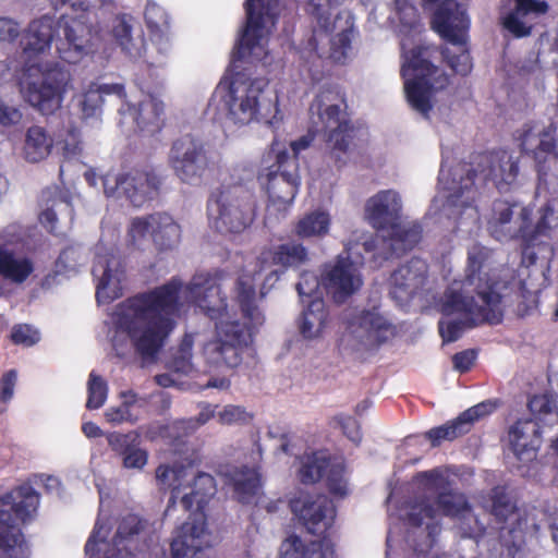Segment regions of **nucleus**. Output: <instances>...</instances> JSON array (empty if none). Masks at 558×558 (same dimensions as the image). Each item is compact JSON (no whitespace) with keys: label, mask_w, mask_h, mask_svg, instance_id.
<instances>
[{"label":"nucleus","mask_w":558,"mask_h":558,"mask_svg":"<svg viewBox=\"0 0 558 558\" xmlns=\"http://www.w3.org/2000/svg\"><path fill=\"white\" fill-rule=\"evenodd\" d=\"M52 138L46 130L38 125L28 128L25 135L24 155L26 160L38 162L45 159L51 150Z\"/></svg>","instance_id":"79ce46f5"},{"label":"nucleus","mask_w":558,"mask_h":558,"mask_svg":"<svg viewBox=\"0 0 558 558\" xmlns=\"http://www.w3.org/2000/svg\"><path fill=\"white\" fill-rule=\"evenodd\" d=\"M121 122L130 120L135 131L143 135H155L165 126V106L156 97L149 95L137 105L125 101L119 109Z\"/></svg>","instance_id":"bb28decb"},{"label":"nucleus","mask_w":558,"mask_h":558,"mask_svg":"<svg viewBox=\"0 0 558 558\" xmlns=\"http://www.w3.org/2000/svg\"><path fill=\"white\" fill-rule=\"evenodd\" d=\"M144 19L151 32H162L169 26V19L165 9L155 2H147Z\"/></svg>","instance_id":"052dcab7"},{"label":"nucleus","mask_w":558,"mask_h":558,"mask_svg":"<svg viewBox=\"0 0 558 558\" xmlns=\"http://www.w3.org/2000/svg\"><path fill=\"white\" fill-rule=\"evenodd\" d=\"M469 432L470 428L459 414L456 418L425 432L424 437L429 440L430 446L435 448L440 446L442 441H453Z\"/></svg>","instance_id":"c03bdc74"},{"label":"nucleus","mask_w":558,"mask_h":558,"mask_svg":"<svg viewBox=\"0 0 558 558\" xmlns=\"http://www.w3.org/2000/svg\"><path fill=\"white\" fill-rule=\"evenodd\" d=\"M70 80L69 71L58 63L45 70L29 65L21 86L26 101L44 116H50L61 108Z\"/></svg>","instance_id":"9b49d317"},{"label":"nucleus","mask_w":558,"mask_h":558,"mask_svg":"<svg viewBox=\"0 0 558 558\" xmlns=\"http://www.w3.org/2000/svg\"><path fill=\"white\" fill-rule=\"evenodd\" d=\"M324 476H326V487L332 496L343 498L348 495V482L343 463L330 462Z\"/></svg>","instance_id":"3c124183"},{"label":"nucleus","mask_w":558,"mask_h":558,"mask_svg":"<svg viewBox=\"0 0 558 558\" xmlns=\"http://www.w3.org/2000/svg\"><path fill=\"white\" fill-rule=\"evenodd\" d=\"M145 526L146 521L137 514L129 513L122 517L118 524L117 532L112 538L113 546L117 547L119 551H121L122 547L129 554H131V550L125 543L132 541L135 536L142 533Z\"/></svg>","instance_id":"a18cd8bd"},{"label":"nucleus","mask_w":558,"mask_h":558,"mask_svg":"<svg viewBox=\"0 0 558 558\" xmlns=\"http://www.w3.org/2000/svg\"><path fill=\"white\" fill-rule=\"evenodd\" d=\"M108 395V385L101 376L95 372H90L87 383V401L86 408L88 410H97L101 408Z\"/></svg>","instance_id":"603ef678"},{"label":"nucleus","mask_w":558,"mask_h":558,"mask_svg":"<svg viewBox=\"0 0 558 558\" xmlns=\"http://www.w3.org/2000/svg\"><path fill=\"white\" fill-rule=\"evenodd\" d=\"M107 440L112 451L122 458L125 469L142 470L147 464L148 452L141 448V437L136 432L109 433Z\"/></svg>","instance_id":"f704fd0d"},{"label":"nucleus","mask_w":558,"mask_h":558,"mask_svg":"<svg viewBox=\"0 0 558 558\" xmlns=\"http://www.w3.org/2000/svg\"><path fill=\"white\" fill-rule=\"evenodd\" d=\"M16 383V372L10 369L3 374L0 380V414L5 411V403L13 397Z\"/></svg>","instance_id":"338daca9"},{"label":"nucleus","mask_w":558,"mask_h":558,"mask_svg":"<svg viewBox=\"0 0 558 558\" xmlns=\"http://www.w3.org/2000/svg\"><path fill=\"white\" fill-rule=\"evenodd\" d=\"M272 154L274 162L258 172L257 180L271 203L291 204L301 184L300 166L287 149L275 153L272 146L267 158L271 159Z\"/></svg>","instance_id":"ddd939ff"},{"label":"nucleus","mask_w":558,"mask_h":558,"mask_svg":"<svg viewBox=\"0 0 558 558\" xmlns=\"http://www.w3.org/2000/svg\"><path fill=\"white\" fill-rule=\"evenodd\" d=\"M266 78L232 82L228 90V116L235 124H248L257 119L263 106L262 97L267 87Z\"/></svg>","instance_id":"5701e85b"},{"label":"nucleus","mask_w":558,"mask_h":558,"mask_svg":"<svg viewBox=\"0 0 558 558\" xmlns=\"http://www.w3.org/2000/svg\"><path fill=\"white\" fill-rule=\"evenodd\" d=\"M112 35L117 44L130 58H140L145 50V41L142 36L133 38L132 26L126 14L118 15L112 25Z\"/></svg>","instance_id":"ea45409f"},{"label":"nucleus","mask_w":558,"mask_h":558,"mask_svg":"<svg viewBox=\"0 0 558 558\" xmlns=\"http://www.w3.org/2000/svg\"><path fill=\"white\" fill-rule=\"evenodd\" d=\"M160 177L154 170L131 169L104 178V192L108 197L125 198L132 206L142 207L158 194Z\"/></svg>","instance_id":"dca6fc26"},{"label":"nucleus","mask_w":558,"mask_h":558,"mask_svg":"<svg viewBox=\"0 0 558 558\" xmlns=\"http://www.w3.org/2000/svg\"><path fill=\"white\" fill-rule=\"evenodd\" d=\"M441 313L445 316L459 314L463 317L462 319L444 317L439 319L438 331L444 343L457 341L465 329L484 324L498 325L505 315V311L486 305L454 289L446 290L441 302Z\"/></svg>","instance_id":"9d476101"},{"label":"nucleus","mask_w":558,"mask_h":558,"mask_svg":"<svg viewBox=\"0 0 558 558\" xmlns=\"http://www.w3.org/2000/svg\"><path fill=\"white\" fill-rule=\"evenodd\" d=\"M402 203L400 195L392 190L379 191L365 205L369 223L378 231H385L401 219Z\"/></svg>","instance_id":"473e14b6"},{"label":"nucleus","mask_w":558,"mask_h":558,"mask_svg":"<svg viewBox=\"0 0 558 558\" xmlns=\"http://www.w3.org/2000/svg\"><path fill=\"white\" fill-rule=\"evenodd\" d=\"M10 339L14 344L32 347L40 340V335L37 329L28 324H17L13 326Z\"/></svg>","instance_id":"680f3d73"},{"label":"nucleus","mask_w":558,"mask_h":558,"mask_svg":"<svg viewBox=\"0 0 558 558\" xmlns=\"http://www.w3.org/2000/svg\"><path fill=\"white\" fill-rule=\"evenodd\" d=\"M338 4L337 0H306V12L316 21L317 28L325 34L335 29L332 20V8Z\"/></svg>","instance_id":"49530a36"},{"label":"nucleus","mask_w":558,"mask_h":558,"mask_svg":"<svg viewBox=\"0 0 558 558\" xmlns=\"http://www.w3.org/2000/svg\"><path fill=\"white\" fill-rule=\"evenodd\" d=\"M56 29L57 22L53 16L43 15L32 21L20 39L23 57L31 61L48 51L51 47Z\"/></svg>","instance_id":"2f4dec72"},{"label":"nucleus","mask_w":558,"mask_h":558,"mask_svg":"<svg viewBox=\"0 0 558 558\" xmlns=\"http://www.w3.org/2000/svg\"><path fill=\"white\" fill-rule=\"evenodd\" d=\"M495 409L496 404L487 400L466 409L465 411L460 413V416L465 422L468 427L471 429L474 422L478 421L480 418L486 415H489L490 413L494 412Z\"/></svg>","instance_id":"0e129e2a"},{"label":"nucleus","mask_w":558,"mask_h":558,"mask_svg":"<svg viewBox=\"0 0 558 558\" xmlns=\"http://www.w3.org/2000/svg\"><path fill=\"white\" fill-rule=\"evenodd\" d=\"M251 418L243 407L229 404L219 412V422L222 424H233L239 422H247Z\"/></svg>","instance_id":"774afa93"},{"label":"nucleus","mask_w":558,"mask_h":558,"mask_svg":"<svg viewBox=\"0 0 558 558\" xmlns=\"http://www.w3.org/2000/svg\"><path fill=\"white\" fill-rule=\"evenodd\" d=\"M32 258L8 244H0V277L12 283L22 284L34 272Z\"/></svg>","instance_id":"e433bc0d"},{"label":"nucleus","mask_w":558,"mask_h":558,"mask_svg":"<svg viewBox=\"0 0 558 558\" xmlns=\"http://www.w3.org/2000/svg\"><path fill=\"white\" fill-rule=\"evenodd\" d=\"M495 264L493 248L481 243L473 244L468 250L462 289L458 291L505 311V298L509 286L507 281L492 272Z\"/></svg>","instance_id":"1a4fd4ad"},{"label":"nucleus","mask_w":558,"mask_h":558,"mask_svg":"<svg viewBox=\"0 0 558 558\" xmlns=\"http://www.w3.org/2000/svg\"><path fill=\"white\" fill-rule=\"evenodd\" d=\"M527 408L533 415L531 420L536 421L539 425L541 424H548L550 416H558V413H556V402L555 400L544 393V395H534L532 398H530L527 402Z\"/></svg>","instance_id":"8fccbe9b"},{"label":"nucleus","mask_w":558,"mask_h":558,"mask_svg":"<svg viewBox=\"0 0 558 558\" xmlns=\"http://www.w3.org/2000/svg\"><path fill=\"white\" fill-rule=\"evenodd\" d=\"M328 315L323 298L311 300L301 316V335L306 339L318 337L327 325Z\"/></svg>","instance_id":"58836bf2"},{"label":"nucleus","mask_w":558,"mask_h":558,"mask_svg":"<svg viewBox=\"0 0 558 558\" xmlns=\"http://www.w3.org/2000/svg\"><path fill=\"white\" fill-rule=\"evenodd\" d=\"M214 415L215 408L210 404H205L196 417L178 420L168 428L178 433L182 432L183 436H187L199 426L206 424Z\"/></svg>","instance_id":"6e6d98bb"},{"label":"nucleus","mask_w":558,"mask_h":558,"mask_svg":"<svg viewBox=\"0 0 558 558\" xmlns=\"http://www.w3.org/2000/svg\"><path fill=\"white\" fill-rule=\"evenodd\" d=\"M330 223L331 219L328 213L314 210L298 220L293 232L300 239H322L328 234Z\"/></svg>","instance_id":"a19ab883"},{"label":"nucleus","mask_w":558,"mask_h":558,"mask_svg":"<svg viewBox=\"0 0 558 558\" xmlns=\"http://www.w3.org/2000/svg\"><path fill=\"white\" fill-rule=\"evenodd\" d=\"M557 128L549 124L543 130H536L535 125L525 123L518 135L521 151L531 157L537 171V192L546 190L547 175L558 162Z\"/></svg>","instance_id":"2eb2a0df"},{"label":"nucleus","mask_w":558,"mask_h":558,"mask_svg":"<svg viewBox=\"0 0 558 558\" xmlns=\"http://www.w3.org/2000/svg\"><path fill=\"white\" fill-rule=\"evenodd\" d=\"M95 13L89 9L76 15H62L57 22L62 37L57 40L59 58L66 63L75 64L92 50L93 39L97 35L94 26Z\"/></svg>","instance_id":"4468645a"},{"label":"nucleus","mask_w":558,"mask_h":558,"mask_svg":"<svg viewBox=\"0 0 558 558\" xmlns=\"http://www.w3.org/2000/svg\"><path fill=\"white\" fill-rule=\"evenodd\" d=\"M132 400L123 402L120 407L109 408L106 413V420L112 424H121L123 422H132L130 407L135 402L136 395L132 391L128 392Z\"/></svg>","instance_id":"69168bd1"},{"label":"nucleus","mask_w":558,"mask_h":558,"mask_svg":"<svg viewBox=\"0 0 558 558\" xmlns=\"http://www.w3.org/2000/svg\"><path fill=\"white\" fill-rule=\"evenodd\" d=\"M347 27L330 40V58L337 63H343L351 49L353 38V23L347 21Z\"/></svg>","instance_id":"864d4df0"},{"label":"nucleus","mask_w":558,"mask_h":558,"mask_svg":"<svg viewBox=\"0 0 558 558\" xmlns=\"http://www.w3.org/2000/svg\"><path fill=\"white\" fill-rule=\"evenodd\" d=\"M513 206L506 201H496L487 229L499 242L521 240L525 246H530L534 242L532 209L522 207L518 218L512 220Z\"/></svg>","instance_id":"6ab92c4d"},{"label":"nucleus","mask_w":558,"mask_h":558,"mask_svg":"<svg viewBox=\"0 0 558 558\" xmlns=\"http://www.w3.org/2000/svg\"><path fill=\"white\" fill-rule=\"evenodd\" d=\"M216 492L215 477L209 473L199 472L194 477L191 492L181 497V505L191 512L192 520L185 521L177 530L170 545L171 558H192L207 546L205 508Z\"/></svg>","instance_id":"423d86ee"},{"label":"nucleus","mask_w":558,"mask_h":558,"mask_svg":"<svg viewBox=\"0 0 558 558\" xmlns=\"http://www.w3.org/2000/svg\"><path fill=\"white\" fill-rule=\"evenodd\" d=\"M469 498L464 493L442 487L436 495L435 504L426 496L415 498L409 506L407 521L409 525L420 527L424 520H434L438 511L444 517L454 519L469 509Z\"/></svg>","instance_id":"aec40b11"},{"label":"nucleus","mask_w":558,"mask_h":558,"mask_svg":"<svg viewBox=\"0 0 558 558\" xmlns=\"http://www.w3.org/2000/svg\"><path fill=\"white\" fill-rule=\"evenodd\" d=\"M322 286L320 279L310 272H303L300 281L296 283V290L303 303H308L314 298H320L318 288Z\"/></svg>","instance_id":"e2e57ef3"},{"label":"nucleus","mask_w":558,"mask_h":558,"mask_svg":"<svg viewBox=\"0 0 558 558\" xmlns=\"http://www.w3.org/2000/svg\"><path fill=\"white\" fill-rule=\"evenodd\" d=\"M222 477L232 498L243 505L252 504L263 488V477L257 466L232 465L222 473Z\"/></svg>","instance_id":"c85d7f7f"},{"label":"nucleus","mask_w":558,"mask_h":558,"mask_svg":"<svg viewBox=\"0 0 558 558\" xmlns=\"http://www.w3.org/2000/svg\"><path fill=\"white\" fill-rule=\"evenodd\" d=\"M310 262L308 248L301 242L289 241L263 250L257 257L259 270L269 266H279L284 272L290 268L298 269Z\"/></svg>","instance_id":"7c9ffc66"},{"label":"nucleus","mask_w":558,"mask_h":558,"mask_svg":"<svg viewBox=\"0 0 558 558\" xmlns=\"http://www.w3.org/2000/svg\"><path fill=\"white\" fill-rule=\"evenodd\" d=\"M453 520L457 521V527L462 537L478 541L486 534V523L474 513L471 502L469 509L461 512Z\"/></svg>","instance_id":"de8ad7c7"},{"label":"nucleus","mask_w":558,"mask_h":558,"mask_svg":"<svg viewBox=\"0 0 558 558\" xmlns=\"http://www.w3.org/2000/svg\"><path fill=\"white\" fill-rule=\"evenodd\" d=\"M330 462V457L324 451H314L305 454L299 470L300 481L305 485L319 482L324 477Z\"/></svg>","instance_id":"37998d69"},{"label":"nucleus","mask_w":558,"mask_h":558,"mask_svg":"<svg viewBox=\"0 0 558 558\" xmlns=\"http://www.w3.org/2000/svg\"><path fill=\"white\" fill-rule=\"evenodd\" d=\"M254 193L243 184L221 186L207 201V216L211 228L221 234H239L254 221Z\"/></svg>","instance_id":"6e6552de"},{"label":"nucleus","mask_w":558,"mask_h":558,"mask_svg":"<svg viewBox=\"0 0 558 558\" xmlns=\"http://www.w3.org/2000/svg\"><path fill=\"white\" fill-rule=\"evenodd\" d=\"M183 283L172 277L166 283L137 293L120 303L117 326L128 333L144 360H154L175 327Z\"/></svg>","instance_id":"f03ea898"},{"label":"nucleus","mask_w":558,"mask_h":558,"mask_svg":"<svg viewBox=\"0 0 558 558\" xmlns=\"http://www.w3.org/2000/svg\"><path fill=\"white\" fill-rule=\"evenodd\" d=\"M235 301L245 320H221L216 323V339L204 348L208 365L219 368H235L243 361V350L253 343L257 329L265 317L256 299L254 276L241 275L235 283Z\"/></svg>","instance_id":"7ed1b4c3"},{"label":"nucleus","mask_w":558,"mask_h":558,"mask_svg":"<svg viewBox=\"0 0 558 558\" xmlns=\"http://www.w3.org/2000/svg\"><path fill=\"white\" fill-rule=\"evenodd\" d=\"M350 325L361 330L369 348H379L396 336V327L380 312L379 306L365 308L354 315Z\"/></svg>","instance_id":"c756f323"},{"label":"nucleus","mask_w":558,"mask_h":558,"mask_svg":"<svg viewBox=\"0 0 558 558\" xmlns=\"http://www.w3.org/2000/svg\"><path fill=\"white\" fill-rule=\"evenodd\" d=\"M92 274L97 278L96 300L109 304L123 294L122 281L124 268L121 260L112 254L97 255Z\"/></svg>","instance_id":"a878e982"},{"label":"nucleus","mask_w":558,"mask_h":558,"mask_svg":"<svg viewBox=\"0 0 558 558\" xmlns=\"http://www.w3.org/2000/svg\"><path fill=\"white\" fill-rule=\"evenodd\" d=\"M193 344V336L189 333L184 335L168 363L170 369L184 375L192 371Z\"/></svg>","instance_id":"09e8293b"},{"label":"nucleus","mask_w":558,"mask_h":558,"mask_svg":"<svg viewBox=\"0 0 558 558\" xmlns=\"http://www.w3.org/2000/svg\"><path fill=\"white\" fill-rule=\"evenodd\" d=\"M385 232L387 234L383 236V242L388 247L385 259L412 250L422 238V228L417 222H403L401 219L389 226Z\"/></svg>","instance_id":"c9c22d12"},{"label":"nucleus","mask_w":558,"mask_h":558,"mask_svg":"<svg viewBox=\"0 0 558 558\" xmlns=\"http://www.w3.org/2000/svg\"><path fill=\"white\" fill-rule=\"evenodd\" d=\"M558 226V197H554L545 204L542 216L536 225H533L534 241L545 234L551 228Z\"/></svg>","instance_id":"5fc2aeb1"},{"label":"nucleus","mask_w":558,"mask_h":558,"mask_svg":"<svg viewBox=\"0 0 558 558\" xmlns=\"http://www.w3.org/2000/svg\"><path fill=\"white\" fill-rule=\"evenodd\" d=\"M519 158L506 149L478 153L472 156L470 167L463 165L453 170V186L450 197L454 202L462 198L463 205L474 201L475 181L481 178L484 182L492 181L498 190L515 182L519 175Z\"/></svg>","instance_id":"39448f33"},{"label":"nucleus","mask_w":558,"mask_h":558,"mask_svg":"<svg viewBox=\"0 0 558 558\" xmlns=\"http://www.w3.org/2000/svg\"><path fill=\"white\" fill-rule=\"evenodd\" d=\"M150 234L158 251H170L178 246L181 240V227L166 213H154L131 220L128 235L136 245Z\"/></svg>","instance_id":"412c9836"},{"label":"nucleus","mask_w":558,"mask_h":558,"mask_svg":"<svg viewBox=\"0 0 558 558\" xmlns=\"http://www.w3.org/2000/svg\"><path fill=\"white\" fill-rule=\"evenodd\" d=\"M542 426L534 420H518L509 429L511 450L520 461H531L541 446Z\"/></svg>","instance_id":"72a5a7b5"},{"label":"nucleus","mask_w":558,"mask_h":558,"mask_svg":"<svg viewBox=\"0 0 558 558\" xmlns=\"http://www.w3.org/2000/svg\"><path fill=\"white\" fill-rule=\"evenodd\" d=\"M222 270L197 272L187 286L195 305L210 319L221 322L228 312V298L222 292Z\"/></svg>","instance_id":"4be33fe9"},{"label":"nucleus","mask_w":558,"mask_h":558,"mask_svg":"<svg viewBox=\"0 0 558 558\" xmlns=\"http://www.w3.org/2000/svg\"><path fill=\"white\" fill-rule=\"evenodd\" d=\"M549 11L545 0H507L500 11V25L514 38L529 37L534 21Z\"/></svg>","instance_id":"393cba45"},{"label":"nucleus","mask_w":558,"mask_h":558,"mask_svg":"<svg viewBox=\"0 0 558 558\" xmlns=\"http://www.w3.org/2000/svg\"><path fill=\"white\" fill-rule=\"evenodd\" d=\"M301 525L319 539L305 543L299 535L288 536L281 544L280 558H336L335 544L327 534L336 519V507L326 495H305L290 501Z\"/></svg>","instance_id":"20e7f679"},{"label":"nucleus","mask_w":558,"mask_h":558,"mask_svg":"<svg viewBox=\"0 0 558 558\" xmlns=\"http://www.w3.org/2000/svg\"><path fill=\"white\" fill-rule=\"evenodd\" d=\"M279 0H246L244 3L246 24L233 51L235 60H243L252 56L257 48H262V40L267 23L276 24L278 13L276 8Z\"/></svg>","instance_id":"a211bd4d"},{"label":"nucleus","mask_w":558,"mask_h":558,"mask_svg":"<svg viewBox=\"0 0 558 558\" xmlns=\"http://www.w3.org/2000/svg\"><path fill=\"white\" fill-rule=\"evenodd\" d=\"M325 92L317 95L312 104V109L316 108L319 114V118L325 125L326 129L330 130L338 125V123H342V121L347 120L341 117V110L339 105H330L327 106L324 110L325 106Z\"/></svg>","instance_id":"4d7b16f0"},{"label":"nucleus","mask_w":558,"mask_h":558,"mask_svg":"<svg viewBox=\"0 0 558 558\" xmlns=\"http://www.w3.org/2000/svg\"><path fill=\"white\" fill-rule=\"evenodd\" d=\"M320 283L326 294L337 304L344 303L362 287V279L349 256L338 255L324 265Z\"/></svg>","instance_id":"b1692460"},{"label":"nucleus","mask_w":558,"mask_h":558,"mask_svg":"<svg viewBox=\"0 0 558 558\" xmlns=\"http://www.w3.org/2000/svg\"><path fill=\"white\" fill-rule=\"evenodd\" d=\"M329 426L340 428L342 434L355 445L362 440V432L359 421L347 414H337L329 421Z\"/></svg>","instance_id":"13d9d810"},{"label":"nucleus","mask_w":558,"mask_h":558,"mask_svg":"<svg viewBox=\"0 0 558 558\" xmlns=\"http://www.w3.org/2000/svg\"><path fill=\"white\" fill-rule=\"evenodd\" d=\"M39 495L31 485H20L0 496V558H29V545L16 522L31 521Z\"/></svg>","instance_id":"0eeeda50"},{"label":"nucleus","mask_w":558,"mask_h":558,"mask_svg":"<svg viewBox=\"0 0 558 558\" xmlns=\"http://www.w3.org/2000/svg\"><path fill=\"white\" fill-rule=\"evenodd\" d=\"M23 119V113L19 106L10 99L0 95V128L12 129L17 126Z\"/></svg>","instance_id":"bf43d9fd"},{"label":"nucleus","mask_w":558,"mask_h":558,"mask_svg":"<svg viewBox=\"0 0 558 558\" xmlns=\"http://www.w3.org/2000/svg\"><path fill=\"white\" fill-rule=\"evenodd\" d=\"M168 160L174 174L189 184L201 181L211 163L205 143L191 134L172 143Z\"/></svg>","instance_id":"f3484780"},{"label":"nucleus","mask_w":558,"mask_h":558,"mask_svg":"<svg viewBox=\"0 0 558 558\" xmlns=\"http://www.w3.org/2000/svg\"><path fill=\"white\" fill-rule=\"evenodd\" d=\"M430 25L454 50L429 44L416 45L402 54L400 69L409 105L425 117L433 109V97L450 84V76L441 63L446 61L461 76L470 74L473 68L468 45L470 19L464 5L456 0H444L435 10Z\"/></svg>","instance_id":"f257e3e1"},{"label":"nucleus","mask_w":558,"mask_h":558,"mask_svg":"<svg viewBox=\"0 0 558 558\" xmlns=\"http://www.w3.org/2000/svg\"><path fill=\"white\" fill-rule=\"evenodd\" d=\"M487 511L499 529V542L509 558H515L526 543L527 519L523 517L515 500L505 487L495 486L488 495Z\"/></svg>","instance_id":"f8f14e48"},{"label":"nucleus","mask_w":558,"mask_h":558,"mask_svg":"<svg viewBox=\"0 0 558 558\" xmlns=\"http://www.w3.org/2000/svg\"><path fill=\"white\" fill-rule=\"evenodd\" d=\"M427 275L428 265L418 257L400 265L389 278L391 298L397 302L411 300L424 288Z\"/></svg>","instance_id":"cd10ccee"},{"label":"nucleus","mask_w":558,"mask_h":558,"mask_svg":"<svg viewBox=\"0 0 558 558\" xmlns=\"http://www.w3.org/2000/svg\"><path fill=\"white\" fill-rule=\"evenodd\" d=\"M354 138V126L350 120L338 123L329 130L326 138L329 156L335 166L340 169L347 165L350 146Z\"/></svg>","instance_id":"4c0bfd02"}]
</instances>
